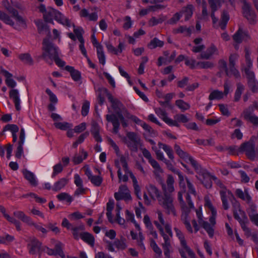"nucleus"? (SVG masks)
<instances>
[{
    "label": "nucleus",
    "instance_id": "10",
    "mask_svg": "<svg viewBox=\"0 0 258 258\" xmlns=\"http://www.w3.org/2000/svg\"><path fill=\"white\" fill-rule=\"evenodd\" d=\"M27 247L30 254L38 253L40 256L42 252L46 250L45 246L42 245V243L35 237H29Z\"/></svg>",
    "mask_w": 258,
    "mask_h": 258
},
{
    "label": "nucleus",
    "instance_id": "61",
    "mask_svg": "<svg viewBox=\"0 0 258 258\" xmlns=\"http://www.w3.org/2000/svg\"><path fill=\"white\" fill-rule=\"evenodd\" d=\"M228 72L229 74L226 75L228 77L234 76L236 78H240V74L239 71L235 68V66H229Z\"/></svg>",
    "mask_w": 258,
    "mask_h": 258
},
{
    "label": "nucleus",
    "instance_id": "45",
    "mask_svg": "<svg viewBox=\"0 0 258 258\" xmlns=\"http://www.w3.org/2000/svg\"><path fill=\"white\" fill-rule=\"evenodd\" d=\"M197 66L200 69H212L215 67V63L211 61H200L197 62Z\"/></svg>",
    "mask_w": 258,
    "mask_h": 258
},
{
    "label": "nucleus",
    "instance_id": "24",
    "mask_svg": "<svg viewBox=\"0 0 258 258\" xmlns=\"http://www.w3.org/2000/svg\"><path fill=\"white\" fill-rule=\"evenodd\" d=\"M146 188L150 197L154 201H155L156 199L158 200L161 196L160 190L153 184H149L146 186Z\"/></svg>",
    "mask_w": 258,
    "mask_h": 258
},
{
    "label": "nucleus",
    "instance_id": "9",
    "mask_svg": "<svg viewBox=\"0 0 258 258\" xmlns=\"http://www.w3.org/2000/svg\"><path fill=\"white\" fill-rule=\"evenodd\" d=\"M128 156L125 157L124 156L121 155L120 157V162L122 165V167L125 171V172L127 174H128L130 177L132 179L133 182V185L134 188L135 190V192L138 198L140 199H141V195H140V187L139 185L138 184V181L133 172L130 171L127 165V160H128Z\"/></svg>",
    "mask_w": 258,
    "mask_h": 258
},
{
    "label": "nucleus",
    "instance_id": "26",
    "mask_svg": "<svg viewBox=\"0 0 258 258\" xmlns=\"http://www.w3.org/2000/svg\"><path fill=\"white\" fill-rule=\"evenodd\" d=\"M25 138V131L24 128H21L19 136V141L18 142V146L17 149L15 156L17 158H20L23 153V146L24 143Z\"/></svg>",
    "mask_w": 258,
    "mask_h": 258
},
{
    "label": "nucleus",
    "instance_id": "8",
    "mask_svg": "<svg viewBox=\"0 0 258 258\" xmlns=\"http://www.w3.org/2000/svg\"><path fill=\"white\" fill-rule=\"evenodd\" d=\"M142 151L143 156L148 160V162L154 168L153 173L155 178L157 180H161L162 179L161 174L163 173V170L159 164L152 158L150 152L147 149L143 148L142 149Z\"/></svg>",
    "mask_w": 258,
    "mask_h": 258
},
{
    "label": "nucleus",
    "instance_id": "1",
    "mask_svg": "<svg viewBox=\"0 0 258 258\" xmlns=\"http://www.w3.org/2000/svg\"><path fill=\"white\" fill-rule=\"evenodd\" d=\"M99 91L106 93L109 101L111 103V107L116 114H111L106 115V119L108 122L112 123L113 125V132L114 134H117L119 131L120 121L123 127H126L128 124L127 121L125 119L121 114V110L124 107L123 104L117 98H114L113 96L108 92V90L104 87L99 88Z\"/></svg>",
    "mask_w": 258,
    "mask_h": 258
},
{
    "label": "nucleus",
    "instance_id": "33",
    "mask_svg": "<svg viewBox=\"0 0 258 258\" xmlns=\"http://www.w3.org/2000/svg\"><path fill=\"white\" fill-rule=\"evenodd\" d=\"M14 215L17 218L21 220L24 223H27L29 225L30 224H32V220L31 218L27 216L23 212L21 211H17L14 212Z\"/></svg>",
    "mask_w": 258,
    "mask_h": 258
},
{
    "label": "nucleus",
    "instance_id": "7",
    "mask_svg": "<svg viewBox=\"0 0 258 258\" xmlns=\"http://www.w3.org/2000/svg\"><path fill=\"white\" fill-rule=\"evenodd\" d=\"M124 141L130 150L134 152H137L138 147L142 146L140 137L134 132H127Z\"/></svg>",
    "mask_w": 258,
    "mask_h": 258
},
{
    "label": "nucleus",
    "instance_id": "63",
    "mask_svg": "<svg viewBox=\"0 0 258 258\" xmlns=\"http://www.w3.org/2000/svg\"><path fill=\"white\" fill-rule=\"evenodd\" d=\"M72 26L74 28V32L75 33V34L77 36L79 41H80V40H82H82L84 39L83 37V33L84 32L83 29L82 28H81V27L76 28L75 24H72L71 23V26Z\"/></svg>",
    "mask_w": 258,
    "mask_h": 258
},
{
    "label": "nucleus",
    "instance_id": "60",
    "mask_svg": "<svg viewBox=\"0 0 258 258\" xmlns=\"http://www.w3.org/2000/svg\"><path fill=\"white\" fill-rule=\"evenodd\" d=\"M35 24L38 29V32L41 33L43 31L48 30V26L44 24L42 20H38L35 21Z\"/></svg>",
    "mask_w": 258,
    "mask_h": 258
},
{
    "label": "nucleus",
    "instance_id": "50",
    "mask_svg": "<svg viewBox=\"0 0 258 258\" xmlns=\"http://www.w3.org/2000/svg\"><path fill=\"white\" fill-rule=\"evenodd\" d=\"M164 45L163 41L159 40L157 38H153L148 44V46L150 49H154L157 47H162Z\"/></svg>",
    "mask_w": 258,
    "mask_h": 258
},
{
    "label": "nucleus",
    "instance_id": "37",
    "mask_svg": "<svg viewBox=\"0 0 258 258\" xmlns=\"http://www.w3.org/2000/svg\"><path fill=\"white\" fill-rule=\"evenodd\" d=\"M80 238L88 244L94 246L95 239L92 234L89 232H83L80 233Z\"/></svg>",
    "mask_w": 258,
    "mask_h": 258
},
{
    "label": "nucleus",
    "instance_id": "32",
    "mask_svg": "<svg viewBox=\"0 0 258 258\" xmlns=\"http://www.w3.org/2000/svg\"><path fill=\"white\" fill-rule=\"evenodd\" d=\"M106 47L108 52L117 55L122 52L124 44L122 42H119L118 48H116L110 43H106Z\"/></svg>",
    "mask_w": 258,
    "mask_h": 258
},
{
    "label": "nucleus",
    "instance_id": "39",
    "mask_svg": "<svg viewBox=\"0 0 258 258\" xmlns=\"http://www.w3.org/2000/svg\"><path fill=\"white\" fill-rule=\"evenodd\" d=\"M155 112L166 124H169L170 118L167 116V113L164 109L156 108L155 109Z\"/></svg>",
    "mask_w": 258,
    "mask_h": 258
},
{
    "label": "nucleus",
    "instance_id": "35",
    "mask_svg": "<svg viewBox=\"0 0 258 258\" xmlns=\"http://www.w3.org/2000/svg\"><path fill=\"white\" fill-rule=\"evenodd\" d=\"M245 37H248V34L246 32L243 31L241 28H239L238 30L233 35V40L237 43L242 42Z\"/></svg>",
    "mask_w": 258,
    "mask_h": 258
},
{
    "label": "nucleus",
    "instance_id": "54",
    "mask_svg": "<svg viewBox=\"0 0 258 258\" xmlns=\"http://www.w3.org/2000/svg\"><path fill=\"white\" fill-rule=\"evenodd\" d=\"M114 198L117 201L124 199L125 200H131V196L129 192H117L114 194Z\"/></svg>",
    "mask_w": 258,
    "mask_h": 258
},
{
    "label": "nucleus",
    "instance_id": "47",
    "mask_svg": "<svg viewBox=\"0 0 258 258\" xmlns=\"http://www.w3.org/2000/svg\"><path fill=\"white\" fill-rule=\"evenodd\" d=\"M85 229V227L83 224H81L78 226L72 227L71 229L72 231V234L74 238L78 240L80 238V233L82 231H83Z\"/></svg>",
    "mask_w": 258,
    "mask_h": 258
},
{
    "label": "nucleus",
    "instance_id": "29",
    "mask_svg": "<svg viewBox=\"0 0 258 258\" xmlns=\"http://www.w3.org/2000/svg\"><path fill=\"white\" fill-rule=\"evenodd\" d=\"M193 29L194 26L187 28L185 26H180L179 27L174 29L173 33L175 34L179 33L184 34L186 36H190Z\"/></svg>",
    "mask_w": 258,
    "mask_h": 258
},
{
    "label": "nucleus",
    "instance_id": "53",
    "mask_svg": "<svg viewBox=\"0 0 258 258\" xmlns=\"http://www.w3.org/2000/svg\"><path fill=\"white\" fill-rule=\"evenodd\" d=\"M19 58L27 64L32 65L33 63V59L29 53L21 54L19 55Z\"/></svg>",
    "mask_w": 258,
    "mask_h": 258
},
{
    "label": "nucleus",
    "instance_id": "58",
    "mask_svg": "<svg viewBox=\"0 0 258 258\" xmlns=\"http://www.w3.org/2000/svg\"><path fill=\"white\" fill-rule=\"evenodd\" d=\"M55 127L61 130H67L72 127V124L67 122H55L54 123Z\"/></svg>",
    "mask_w": 258,
    "mask_h": 258
},
{
    "label": "nucleus",
    "instance_id": "14",
    "mask_svg": "<svg viewBox=\"0 0 258 258\" xmlns=\"http://www.w3.org/2000/svg\"><path fill=\"white\" fill-rule=\"evenodd\" d=\"M199 166L200 167L199 170H195L197 173L203 176L202 184L206 188H211L212 186V179H213V176L211 175L206 170L202 168L200 164H199Z\"/></svg>",
    "mask_w": 258,
    "mask_h": 258
},
{
    "label": "nucleus",
    "instance_id": "55",
    "mask_svg": "<svg viewBox=\"0 0 258 258\" xmlns=\"http://www.w3.org/2000/svg\"><path fill=\"white\" fill-rule=\"evenodd\" d=\"M97 54L99 62L104 65L105 63V55L102 46L98 47Z\"/></svg>",
    "mask_w": 258,
    "mask_h": 258
},
{
    "label": "nucleus",
    "instance_id": "62",
    "mask_svg": "<svg viewBox=\"0 0 258 258\" xmlns=\"http://www.w3.org/2000/svg\"><path fill=\"white\" fill-rule=\"evenodd\" d=\"M176 105L183 111L186 110L190 108V105L182 100H177L175 101Z\"/></svg>",
    "mask_w": 258,
    "mask_h": 258
},
{
    "label": "nucleus",
    "instance_id": "49",
    "mask_svg": "<svg viewBox=\"0 0 258 258\" xmlns=\"http://www.w3.org/2000/svg\"><path fill=\"white\" fill-rule=\"evenodd\" d=\"M0 20L3 21L6 24L12 26H14L15 25L14 22L12 20V19L10 18V17L8 15L5 13L0 11Z\"/></svg>",
    "mask_w": 258,
    "mask_h": 258
},
{
    "label": "nucleus",
    "instance_id": "28",
    "mask_svg": "<svg viewBox=\"0 0 258 258\" xmlns=\"http://www.w3.org/2000/svg\"><path fill=\"white\" fill-rule=\"evenodd\" d=\"M100 127L97 122H93L92 123L90 132L95 141L97 142H101L102 141L100 135Z\"/></svg>",
    "mask_w": 258,
    "mask_h": 258
},
{
    "label": "nucleus",
    "instance_id": "44",
    "mask_svg": "<svg viewBox=\"0 0 258 258\" xmlns=\"http://www.w3.org/2000/svg\"><path fill=\"white\" fill-rule=\"evenodd\" d=\"M196 2L198 3H201L202 11L201 19L202 20H208V13L207 10V2L205 0H196Z\"/></svg>",
    "mask_w": 258,
    "mask_h": 258
},
{
    "label": "nucleus",
    "instance_id": "19",
    "mask_svg": "<svg viewBox=\"0 0 258 258\" xmlns=\"http://www.w3.org/2000/svg\"><path fill=\"white\" fill-rule=\"evenodd\" d=\"M221 199L222 202V206L224 210H227L229 208V205L228 202V199L230 200L234 198L232 193L226 189L220 190L219 191Z\"/></svg>",
    "mask_w": 258,
    "mask_h": 258
},
{
    "label": "nucleus",
    "instance_id": "51",
    "mask_svg": "<svg viewBox=\"0 0 258 258\" xmlns=\"http://www.w3.org/2000/svg\"><path fill=\"white\" fill-rule=\"evenodd\" d=\"M115 165L116 167V168L118 169L117 175H118V177L119 181L122 180L123 182H126L128 180V176L127 175V174L125 173V174H124L123 175H121V167L119 164L118 160H115Z\"/></svg>",
    "mask_w": 258,
    "mask_h": 258
},
{
    "label": "nucleus",
    "instance_id": "40",
    "mask_svg": "<svg viewBox=\"0 0 258 258\" xmlns=\"http://www.w3.org/2000/svg\"><path fill=\"white\" fill-rule=\"evenodd\" d=\"M252 66V62L248 60L247 62V68H245V73L248 80L247 84L255 81V76L254 73L250 70V67Z\"/></svg>",
    "mask_w": 258,
    "mask_h": 258
},
{
    "label": "nucleus",
    "instance_id": "11",
    "mask_svg": "<svg viewBox=\"0 0 258 258\" xmlns=\"http://www.w3.org/2000/svg\"><path fill=\"white\" fill-rule=\"evenodd\" d=\"M254 109H258V103L254 102L252 105L244 109L241 114L244 119L254 125H258V117L254 114Z\"/></svg>",
    "mask_w": 258,
    "mask_h": 258
},
{
    "label": "nucleus",
    "instance_id": "38",
    "mask_svg": "<svg viewBox=\"0 0 258 258\" xmlns=\"http://www.w3.org/2000/svg\"><path fill=\"white\" fill-rule=\"evenodd\" d=\"M166 18V17L163 15H160L158 18L152 17L148 21V25L150 27H153L159 24H161Z\"/></svg>",
    "mask_w": 258,
    "mask_h": 258
},
{
    "label": "nucleus",
    "instance_id": "13",
    "mask_svg": "<svg viewBox=\"0 0 258 258\" xmlns=\"http://www.w3.org/2000/svg\"><path fill=\"white\" fill-rule=\"evenodd\" d=\"M174 150L178 156L183 159L187 163H189L195 169L199 170L198 162L195 160L187 152L183 151L177 144H175L174 146Z\"/></svg>",
    "mask_w": 258,
    "mask_h": 258
},
{
    "label": "nucleus",
    "instance_id": "42",
    "mask_svg": "<svg viewBox=\"0 0 258 258\" xmlns=\"http://www.w3.org/2000/svg\"><path fill=\"white\" fill-rule=\"evenodd\" d=\"M229 20V15L228 13L226 11H223L221 14V20L219 22V26L222 30L226 28L227 24Z\"/></svg>",
    "mask_w": 258,
    "mask_h": 258
},
{
    "label": "nucleus",
    "instance_id": "20",
    "mask_svg": "<svg viewBox=\"0 0 258 258\" xmlns=\"http://www.w3.org/2000/svg\"><path fill=\"white\" fill-rule=\"evenodd\" d=\"M174 179L172 175H168L166 181V184L162 183V188L163 194H172L174 191Z\"/></svg>",
    "mask_w": 258,
    "mask_h": 258
},
{
    "label": "nucleus",
    "instance_id": "27",
    "mask_svg": "<svg viewBox=\"0 0 258 258\" xmlns=\"http://www.w3.org/2000/svg\"><path fill=\"white\" fill-rule=\"evenodd\" d=\"M8 11L12 15L20 25L23 27H26V22L25 19L19 14L17 10L12 7V8H9V10Z\"/></svg>",
    "mask_w": 258,
    "mask_h": 258
},
{
    "label": "nucleus",
    "instance_id": "2",
    "mask_svg": "<svg viewBox=\"0 0 258 258\" xmlns=\"http://www.w3.org/2000/svg\"><path fill=\"white\" fill-rule=\"evenodd\" d=\"M175 173L178 176L179 185L181 190L178 192V200L180 202L182 210L181 221L184 224L187 231L189 233H192L193 229L190 223V218L189 217V214L192 208H190L188 205L187 206L186 205L182 198V194L186 193V185L184 181V177L179 170H177Z\"/></svg>",
    "mask_w": 258,
    "mask_h": 258
},
{
    "label": "nucleus",
    "instance_id": "46",
    "mask_svg": "<svg viewBox=\"0 0 258 258\" xmlns=\"http://www.w3.org/2000/svg\"><path fill=\"white\" fill-rule=\"evenodd\" d=\"M80 152L81 153V155L76 154L73 158V162L75 164H78L81 163L88 156L87 153L83 149H81Z\"/></svg>",
    "mask_w": 258,
    "mask_h": 258
},
{
    "label": "nucleus",
    "instance_id": "18",
    "mask_svg": "<svg viewBox=\"0 0 258 258\" xmlns=\"http://www.w3.org/2000/svg\"><path fill=\"white\" fill-rule=\"evenodd\" d=\"M184 181L185 182V184H186L187 188L188 189L187 192L186 194V200L187 202V204L190 207V208H194V204L192 203L190 199V197L189 194H192L193 195L196 196L197 192L193 184L190 181V180L187 177H184Z\"/></svg>",
    "mask_w": 258,
    "mask_h": 258
},
{
    "label": "nucleus",
    "instance_id": "48",
    "mask_svg": "<svg viewBox=\"0 0 258 258\" xmlns=\"http://www.w3.org/2000/svg\"><path fill=\"white\" fill-rule=\"evenodd\" d=\"M199 225H200L207 231L210 237H213L214 233L213 226L205 221H203L200 223Z\"/></svg>",
    "mask_w": 258,
    "mask_h": 258
},
{
    "label": "nucleus",
    "instance_id": "59",
    "mask_svg": "<svg viewBox=\"0 0 258 258\" xmlns=\"http://www.w3.org/2000/svg\"><path fill=\"white\" fill-rule=\"evenodd\" d=\"M218 69L220 71H224L226 75H228V68H227V62L223 59H220L218 62Z\"/></svg>",
    "mask_w": 258,
    "mask_h": 258
},
{
    "label": "nucleus",
    "instance_id": "36",
    "mask_svg": "<svg viewBox=\"0 0 258 258\" xmlns=\"http://www.w3.org/2000/svg\"><path fill=\"white\" fill-rule=\"evenodd\" d=\"M23 174L25 178L32 185L35 186L37 185V181L33 173L27 169H25L23 171Z\"/></svg>",
    "mask_w": 258,
    "mask_h": 258
},
{
    "label": "nucleus",
    "instance_id": "34",
    "mask_svg": "<svg viewBox=\"0 0 258 258\" xmlns=\"http://www.w3.org/2000/svg\"><path fill=\"white\" fill-rule=\"evenodd\" d=\"M65 70L70 73V75L74 81H78L81 79V73L79 71L75 69L74 67L70 66H67L65 67Z\"/></svg>",
    "mask_w": 258,
    "mask_h": 258
},
{
    "label": "nucleus",
    "instance_id": "6",
    "mask_svg": "<svg viewBox=\"0 0 258 258\" xmlns=\"http://www.w3.org/2000/svg\"><path fill=\"white\" fill-rule=\"evenodd\" d=\"M173 194H163L158 199L159 204L165 210L166 213L169 215L172 214L176 215L175 209L173 205Z\"/></svg>",
    "mask_w": 258,
    "mask_h": 258
},
{
    "label": "nucleus",
    "instance_id": "16",
    "mask_svg": "<svg viewBox=\"0 0 258 258\" xmlns=\"http://www.w3.org/2000/svg\"><path fill=\"white\" fill-rule=\"evenodd\" d=\"M219 54V52L218 48L214 44L212 43L207 48L205 51L202 52L200 54L199 56L198 57V58L209 60L211 59L214 55H218Z\"/></svg>",
    "mask_w": 258,
    "mask_h": 258
},
{
    "label": "nucleus",
    "instance_id": "25",
    "mask_svg": "<svg viewBox=\"0 0 258 258\" xmlns=\"http://www.w3.org/2000/svg\"><path fill=\"white\" fill-rule=\"evenodd\" d=\"M46 252L49 255H59L62 257H64V254L62 249V244L60 242L56 243L54 249H51L45 246Z\"/></svg>",
    "mask_w": 258,
    "mask_h": 258
},
{
    "label": "nucleus",
    "instance_id": "43",
    "mask_svg": "<svg viewBox=\"0 0 258 258\" xmlns=\"http://www.w3.org/2000/svg\"><path fill=\"white\" fill-rule=\"evenodd\" d=\"M159 148H162L167 154L169 158L173 160L174 156L172 148L168 145L159 142L158 144Z\"/></svg>",
    "mask_w": 258,
    "mask_h": 258
},
{
    "label": "nucleus",
    "instance_id": "23",
    "mask_svg": "<svg viewBox=\"0 0 258 258\" xmlns=\"http://www.w3.org/2000/svg\"><path fill=\"white\" fill-rule=\"evenodd\" d=\"M208 3L211 10V17L213 25H215L218 21V19L215 17V13L221 6L220 2H216L215 0H208Z\"/></svg>",
    "mask_w": 258,
    "mask_h": 258
},
{
    "label": "nucleus",
    "instance_id": "64",
    "mask_svg": "<svg viewBox=\"0 0 258 258\" xmlns=\"http://www.w3.org/2000/svg\"><path fill=\"white\" fill-rule=\"evenodd\" d=\"M10 131L12 132V135L16 134L19 131V127L13 124H8L4 128V131Z\"/></svg>",
    "mask_w": 258,
    "mask_h": 258
},
{
    "label": "nucleus",
    "instance_id": "12",
    "mask_svg": "<svg viewBox=\"0 0 258 258\" xmlns=\"http://www.w3.org/2000/svg\"><path fill=\"white\" fill-rule=\"evenodd\" d=\"M239 153H245L247 157L253 160L256 156L255 145L254 141L250 139L248 141L242 143L238 148Z\"/></svg>",
    "mask_w": 258,
    "mask_h": 258
},
{
    "label": "nucleus",
    "instance_id": "30",
    "mask_svg": "<svg viewBox=\"0 0 258 258\" xmlns=\"http://www.w3.org/2000/svg\"><path fill=\"white\" fill-rule=\"evenodd\" d=\"M69 179L68 178L64 177L59 179L56 181L52 187V190L54 191H58L62 189L69 183Z\"/></svg>",
    "mask_w": 258,
    "mask_h": 258
},
{
    "label": "nucleus",
    "instance_id": "52",
    "mask_svg": "<svg viewBox=\"0 0 258 258\" xmlns=\"http://www.w3.org/2000/svg\"><path fill=\"white\" fill-rule=\"evenodd\" d=\"M244 90V86L240 83L237 84V88L234 95V101L236 102L240 100L242 93Z\"/></svg>",
    "mask_w": 258,
    "mask_h": 258
},
{
    "label": "nucleus",
    "instance_id": "56",
    "mask_svg": "<svg viewBox=\"0 0 258 258\" xmlns=\"http://www.w3.org/2000/svg\"><path fill=\"white\" fill-rule=\"evenodd\" d=\"M223 97V93L222 91H220L218 90L212 91L209 96V99L210 100H213L214 99L219 100Z\"/></svg>",
    "mask_w": 258,
    "mask_h": 258
},
{
    "label": "nucleus",
    "instance_id": "21",
    "mask_svg": "<svg viewBox=\"0 0 258 258\" xmlns=\"http://www.w3.org/2000/svg\"><path fill=\"white\" fill-rule=\"evenodd\" d=\"M243 13L250 23H253L255 21L256 15L254 12L251 10L249 5L245 2L243 7Z\"/></svg>",
    "mask_w": 258,
    "mask_h": 258
},
{
    "label": "nucleus",
    "instance_id": "22",
    "mask_svg": "<svg viewBox=\"0 0 258 258\" xmlns=\"http://www.w3.org/2000/svg\"><path fill=\"white\" fill-rule=\"evenodd\" d=\"M189 118L183 114H177L173 117V119L170 118L168 125L179 127V123H187Z\"/></svg>",
    "mask_w": 258,
    "mask_h": 258
},
{
    "label": "nucleus",
    "instance_id": "31",
    "mask_svg": "<svg viewBox=\"0 0 258 258\" xmlns=\"http://www.w3.org/2000/svg\"><path fill=\"white\" fill-rule=\"evenodd\" d=\"M235 194L237 197L246 201V203L250 202L251 201V197L249 195L247 188H245L244 191H242L241 189H237L235 191Z\"/></svg>",
    "mask_w": 258,
    "mask_h": 258
},
{
    "label": "nucleus",
    "instance_id": "3",
    "mask_svg": "<svg viewBox=\"0 0 258 258\" xmlns=\"http://www.w3.org/2000/svg\"><path fill=\"white\" fill-rule=\"evenodd\" d=\"M1 73L6 77V83L7 86L13 88L9 92V96L10 99L13 100L16 109L17 111H20L21 109L20 94L17 89H14L17 84L16 82L12 79L13 76L12 74L2 67L1 68Z\"/></svg>",
    "mask_w": 258,
    "mask_h": 258
},
{
    "label": "nucleus",
    "instance_id": "17",
    "mask_svg": "<svg viewBox=\"0 0 258 258\" xmlns=\"http://www.w3.org/2000/svg\"><path fill=\"white\" fill-rule=\"evenodd\" d=\"M106 245V248L109 251L114 252L115 249L113 247L114 245L117 249L123 250L126 248V244L123 239H116L113 243L110 241L106 240L105 241Z\"/></svg>",
    "mask_w": 258,
    "mask_h": 258
},
{
    "label": "nucleus",
    "instance_id": "4",
    "mask_svg": "<svg viewBox=\"0 0 258 258\" xmlns=\"http://www.w3.org/2000/svg\"><path fill=\"white\" fill-rule=\"evenodd\" d=\"M43 18L45 22L53 24V19L59 23L68 27H71L70 20L63 15L60 12L52 8H47L46 12L43 14Z\"/></svg>",
    "mask_w": 258,
    "mask_h": 258
},
{
    "label": "nucleus",
    "instance_id": "5",
    "mask_svg": "<svg viewBox=\"0 0 258 258\" xmlns=\"http://www.w3.org/2000/svg\"><path fill=\"white\" fill-rule=\"evenodd\" d=\"M42 50L43 51L42 54V57L49 64H52V61L49 62L47 57L51 60L54 59L58 55V48L55 46L53 44L50 42L47 38H45L43 41Z\"/></svg>",
    "mask_w": 258,
    "mask_h": 258
},
{
    "label": "nucleus",
    "instance_id": "15",
    "mask_svg": "<svg viewBox=\"0 0 258 258\" xmlns=\"http://www.w3.org/2000/svg\"><path fill=\"white\" fill-rule=\"evenodd\" d=\"M174 230L177 237L180 240L181 246L184 248L190 258H196V255L194 251L187 246L183 233L177 227H174Z\"/></svg>",
    "mask_w": 258,
    "mask_h": 258
},
{
    "label": "nucleus",
    "instance_id": "57",
    "mask_svg": "<svg viewBox=\"0 0 258 258\" xmlns=\"http://www.w3.org/2000/svg\"><path fill=\"white\" fill-rule=\"evenodd\" d=\"M247 203L249 205V207L246 210L249 217L251 216L257 214L256 206L252 202V200L250 201V202H247Z\"/></svg>",
    "mask_w": 258,
    "mask_h": 258
},
{
    "label": "nucleus",
    "instance_id": "41",
    "mask_svg": "<svg viewBox=\"0 0 258 258\" xmlns=\"http://www.w3.org/2000/svg\"><path fill=\"white\" fill-rule=\"evenodd\" d=\"M194 7L192 5H188L186 7L182 8V10L180 12L181 14L185 15V21H187L192 16L193 14Z\"/></svg>",
    "mask_w": 258,
    "mask_h": 258
}]
</instances>
